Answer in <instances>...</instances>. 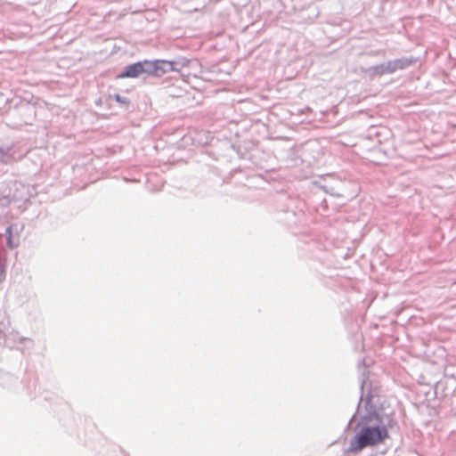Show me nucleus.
<instances>
[{
    "instance_id": "obj_1",
    "label": "nucleus",
    "mask_w": 456,
    "mask_h": 456,
    "mask_svg": "<svg viewBox=\"0 0 456 456\" xmlns=\"http://www.w3.org/2000/svg\"><path fill=\"white\" fill-rule=\"evenodd\" d=\"M388 437L386 427H366L351 441L350 450L360 452L367 446H374L382 443Z\"/></svg>"
},
{
    "instance_id": "obj_2",
    "label": "nucleus",
    "mask_w": 456,
    "mask_h": 456,
    "mask_svg": "<svg viewBox=\"0 0 456 456\" xmlns=\"http://www.w3.org/2000/svg\"><path fill=\"white\" fill-rule=\"evenodd\" d=\"M147 61H138L126 67L125 70L117 76L118 78H134L147 73Z\"/></svg>"
},
{
    "instance_id": "obj_3",
    "label": "nucleus",
    "mask_w": 456,
    "mask_h": 456,
    "mask_svg": "<svg viewBox=\"0 0 456 456\" xmlns=\"http://www.w3.org/2000/svg\"><path fill=\"white\" fill-rule=\"evenodd\" d=\"M147 73L151 76L159 77L165 74L167 69V66L172 67L173 63L167 61H147Z\"/></svg>"
},
{
    "instance_id": "obj_4",
    "label": "nucleus",
    "mask_w": 456,
    "mask_h": 456,
    "mask_svg": "<svg viewBox=\"0 0 456 456\" xmlns=\"http://www.w3.org/2000/svg\"><path fill=\"white\" fill-rule=\"evenodd\" d=\"M12 226H10L7 228L6 230V234H7V243H8V246L12 248L14 247H16L19 243V240H14L12 236Z\"/></svg>"
},
{
    "instance_id": "obj_5",
    "label": "nucleus",
    "mask_w": 456,
    "mask_h": 456,
    "mask_svg": "<svg viewBox=\"0 0 456 456\" xmlns=\"http://www.w3.org/2000/svg\"><path fill=\"white\" fill-rule=\"evenodd\" d=\"M114 98H115V100H116L118 102H120V103H122V104L128 105V104L130 103L129 99H127V98H123V97H121L119 94H115V95H114Z\"/></svg>"
},
{
    "instance_id": "obj_6",
    "label": "nucleus",
    "mask_w": 456,
    "mask_h": 456,
    "mask_svg": "<svg viewBox=\"0 0 456 456\" xmlns=\"http://www.w3.org/2000/svg\"><path fill=\"white\" fill-rule=\"evenodd\" d=\"M401 61H396L395 68H403V65L400 64Z\"/></svg>"
}]
</instances>
